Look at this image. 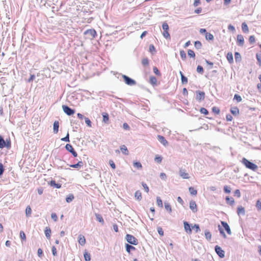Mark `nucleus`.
Wrapping results in <instances>:
<instances>
[{
	"mask_svg": "<svg viewBox=\"0 0 261 261\" xmlns=\"http://www.w3.org/2000/svg\"><path fill=\"white\" fill-rule=\"evenodd\" d=\"M142 64L144 66H146L148 65V64H149V60H148V59L147 58L143 59L142 60Z\"/></svg>",
	"mask_w": 261,
	"mask_h": 261,
	"instance_id": "obj_45",
	"label": "nucleus"
},
{
	"mask_svg": "<svg viewBox=\"0 0 261 261\" xmlns=\"http://www.w3.org/2000/svg\"><path fill=\"white\" fill-rule=\"evenodd\" d=\"M256 57L257 61L259 63V66H261V54L257 53Z\"/></svg>",
	"mask_w": 261,
	"mask_h": 261,
	"instance_id": "obj_55",
	"label": "nucleus"
},
{
	"mask_svg": "<svg viewBox=\"0 0 261 261\" xmlns=\"http://www.w3.org/2000/svg\"><path fill=\"white\" fill-rule=\"evenodd\" d=\"M102 117H103V122L105 123H107L109 121V116L108 113H103L102 114Z\"/></svg>",
	"mask_w": 261,
	"mask_h": 261,
	"instance_id": "obj_32",
	"label": "nucleus"
},
{
	"mask_svg": "<svg viewBox=\"0 0 261 261\" xmlns=\"http://www.w3.org/2000/svg\"><path fill=\"white\" fill-rule=\"evenodd\" d=\"M179 74L181 76V81L182 84H186L188 83V78L185 76L181 71H179Z\"/></svg>",
	"mask_w": 261,
	"mask_h": 261,
	"instance_id": "obj_19",
	"label": "nucleus"
},
{
	"mask_svg": "<svg viewBox=\"0 0 261 261\" xmlns=\"http://www.w3.org/2000/svg\"><path fill=\"white\" fill-rule=\"evenodd\" d=\"M204 234L205 238L207 241H210L211 240L212 234L208 230H205L204 232Z\"/></svg>",
	"mask_w": 261,
	"mask_h": 261,
	"instance_id": "obj_30",
	"label": "nucleus"
},
{
	"mask_svg": "<svg viewBox=\"0 0 261 261\" xmlns=\"http://www.w3.org/2000/svg\"><path fill=\"white\" fill-rule=\"evenodd\" d=\"M20 237L23 240H25L26 236L24 232L23 231H20Z\"/></svg>",
	"mask_w": 261,
	"mask_h": 261,
	"instance_id": "obj_64",
	"label": "nucleus"
},
{
	"mask_svg": "<svg viewBox=\"0 0 261 261\" xmlns=\"http://www.w3.org/2000/svg\"><path fill=\"white\" fill-rule=\"evenodd\" d=\"M59 123L58 121H55L53 124V132L57 134L59 131Z\"/></svg>",
	"mask_w": 261,
	"mask_h": 261,
	"instance_id": "obj_16",
	"label": "nucleus"
},
{
	"mask_svg": "<svg viewBox=\"0 0 261 261\" xmlns=\"http://www.w3.org/2000/svg\"><path fill=\"white\" fill-rule=\"evenodd\" d=\"M156 203H157L159 207H163V202H162V200L160 198V197H157V198H156Z\"/></svg>",
	"mask_w": 261,
	"mask_h": 261,
	"instance_id": "obj_41",
	"label": "nucleus"
},
{
	"mask_svg": "<svg viewBox=\"0 0 261 261\" xmlns=\"http://www.w3.org/2000/svg\"><path fill=\"white\" fill-rule=\"evenodd\" d=\"M234 58L236 62H240L242 59L241 54L238 52H235Z\"/></svg>",
	"mask_w": 261,
	"mask_h": 261,
	"instance_id": "obj_26",
	"label": "nucleus"
},
{
	"mask_svg": "<svg viewBox=\"0 0 261 261\" xmlns=\"http://www.w3.org/2000/svg\"><path fill=\"white\" fill-rule=\"evenodd\" d=\"M149 51L151 53L153 54V52H155V47L154 46V45L153 44H150L149 45Z\"/></svg>",
	"mask_w": 261,
	"mask_h": 261,
	"instance_id": "obj_63",
	"label": "nucleus"
},
{
	"mask_svg": "<svg viewBox=\"0 0 261 261\" xmlns=\"http://www.w3.org/2000/svg\"><path fill=\"white\" fill-rule=\"evenodd\" d=\"M120 150L124 154L127 155L128 154L127 148L124 145L120 146Z\"/></svg>",
	"mask_w": 261,
	"mask_h": 261,
	"instance_id": "obj_27",
	"label": "nucleus"
},
{
	"mask_svg": "<svg viewBox=\"0 0 261 261\" xmlns=\"http://www.w3.org/2000/svg\"><path fill=\"white\" fill-rule=\"evenodd\" d=\"M85 260L86 261H90L91 259L90 254L87 252L85 251L84 254Z\"/></svg>",
	"mask_w": 261,
	"mask_h": 261,
	"instance_id": "obj_37",
	"label": "nucleus"
},
{
	"mask_svg": "<svg viewBox=\"0 0 261 261\" xmlns=\"http://www.w3.org/2000/svg\"><path fill=\"white\" fill-rule=\"evenodd\" d=\"M74 199V196L72 194H69L66 198V201L68 203L71 202Z\"/></svg>",
	"mask_w": 261,
	"mask_h": 261,
	"instance_id": "obj_38",
	"label": "nucleus"
},
{
	"mask_svg": "<svg viewBox=\"0 0 261 261\" xmlns=\"http://www.w3.org/2000/svg\"><path fill=\"white\" fill-rule=\"evenodd\" d=\"M153 71L154 73L156 75H158V76L161 75V73H160V71L158 70V69L157 68V67H154L153 68Z\"/></svg>",
	"mask_w": 261,
	"mask_h": 261,
	"instance_id": "obj_61",
	"label": "nucleus"
},
{
	"mask_svg": "<svg viewBox=\"0 0 261 261\" xmlns=\"http://www.w3.org/2000/svg\"><path fill=\"white\" fill-rule=\"evenodd\" d=\"M65 148L67 151L70 152L74 157H76L77 156V153L74 150L71 144H67L65 146Z\"/></svg>",
	"mask_w": 261,
	"mask_h": 261,
	"instance_id": "obj_7",
	"label": "nucleus"
},
{
	"mask_svg": "<svg viewBox=\"0 0 261 261\" xmlns=\"http://www.w3.org/2000/svg\"><path fill=\"white\" fill-rule=\"evenodd\" d=\"M32 213V210L30 206H28L25 210V214L27 217L30 216Z\"/></svg>",
	"mask_w": 261,
	"mask_h": 261,
	"instance_id": "obj_43",
	"label": "nucleus"
},
{
	"mask_svg": "<svg viewBox=\"0 0 261 261\" xmlns=\"http://www.w3.org/2000/svg\"><path fill=\"white\" fill-rule=\"evenodd\" d=\"M83 166V163L82 161H79L77 164H72L70 165V167L74 168H79Z\"/></svg>",
	"mask_w": 261,
	"mask_h": 261,
	"instance_id": "obj_23",
	"label": "nucleus"
},
{
	"mask_svg": "<svg viewBox=\"0 0 261 261\" xmlns=\"http://www.w3.org/2000/svg\"><path fill=\"white\" fill-rule=\"evenodd\" d=\"M212 111H213V112H214L215 114H219L220 112L219 108H218L217 107H213L212 108Z\"/></svg>",
	"mask_w": 261,
	"mask_h": 261,
	"instance_id": "obj_49",
	"label": "nucleus"
},
{
	"mask_svg": "<svg viewBox=\"0 0 261 261\" xmlns=\"http://www.w3.org/2000/svg\"><path fill=\"white\" fill-rule=\"evenodd\" d=\"M184 225L185 231L189 234H191L192 233V229L189 223L187 221H184Z\"/></svg>",
	"mask_w": 261,
	"mask_h": 261,
	"instance_id": "obj_14",
	"label": "nucleus"
},
{
	"mask_svg": "<svg viewBox=\"0 0 261 261\" xmlns=\"http://www.w3.org/2000/svg\"><path fill=\"white\" fill-rule=\"evenodd\" d=\"M84 34L92 38H95L97 35L96 32L94 29H89L86 31Z\"/></svg>",
	"mask_w": 261,
	"mask_h": 261,
	"instance_id": "obj_10",
	"label": "nucleus"
},
{
	"mask_svg": "<svg viewBox=\"0 0 261 261\" xmlns=\"http://www.w3.org/2000/svg\"><path fill=\"white\" fill-rule=\"evenodd\" d=\"M85 123L89 127H91V120L87 117H85Z\"/></svg>",
	"mask_w": 261,
	"mask_h": 261,
	"instance_id": "obj_58",
	"label": "nucleus"
},
{
	"mask_svg": "<svg viewBox=\"0 0 261 261\" xmlns=\"http://www.w3.org/2000/svg\"><path fill=\"white\" fill-rule=\"evenodd\" d=\"M196 70L199 73L202 74L203 73V68L202 66L200 65L197 66Z\"/></svg>",
	"mask_w": 261,
	"mask_h": 261,
	"instance_id": "obj_51",
	"label": "nucleus"
},
{
	"mask_svg": "<svg viewBox=\"0 0 261 261\" xmlns=\"http://www.w3.org/2000/svg\"><path fill=\"white\" fill-rule=\"evenodd\" d=\"M189 190L191 195H196L197 194V190H196L194 188L190 187Z\"/></svg>",
	"mask_w": 261,
	"mask_h": 261,
	"instance_id": "obj_44",
	"label": "nucleus"
},
{
	"mask_svg": "<svg viewBox=\"0 0 261 261\" xmlns=\"http://www.w3.org/2000/svg\"><path fill=\"white\" fill-rule=\"evenodd\" d=\"M219 227V230L220 231V233L223 236V237L225 238L226 237V234L223 230V229L222 228V227H220V225L218 226Z\"/></svg>",
	"mask_w": 261,
	"mask_h": 261,
	"instance_id": "obj_60",
	"label": "nucleus"
},
{
	"mask_svg": "<svg viewBox=\"0 0 261 261\" xmlns=\"http://www.w3.org/2000/svg\"><path fill=\"white\" fill-rule=\"evenodd\" d=\"M11 147V143L10 139H7L6 141L4 139V138L0 135V148L3 149L4 148H7L10 149Z\"/></svg>",
	"mask_w": 261,
	"mask_h": 261,
	"instance_id": "obj_2",
	"label": "nucleus"
},
{
	"mask_svg": "<svg viewBox=\"0 0 261 261\" xmlns=\"http://www.w3.org/2000/svg\"><path fill=\"white\" fill-rule=\"evenodd\" d=\"M190 208L194 213L197 211V204L195 201L192 200L190 202Z\"/></svg>",
	"mask_w": 261,
	"mask_h": 261,
	"instance_id": "obj_15",
	"label": "nucleus"
},
{
	"mask_svg": "<svg viewBox=\"0 0 261 261\" xmlns=\"http://www.w3.org/2000/svg\"><path fill=\"white\" fill-rule=\"evenodd\" d=\"M134 167L137 169H140L142 168V165L139 162H136L134 163Z\"/></svg>",
	"mask_w": 261,
	"mask_h": 261,
	"instance_id": "obj_52",
	"label": "nucleus"
},
{
	"mask_svg": "<svg viewBox=\"0 0 261 261\" xmlns=\"http://www.w3.org/2000/svg\"><path fill=\"white\" fill-rule=\"evenodd\" d=\"M61 140L64 142H70L69 133L68 132L66 136L65 137L62 138Z\"/></svg>",
	"mask_w": 261,
	"mask_h": 261,
	"instance_id": "obj_47",
	"label": "nucleus"
},
{
	"mask_svg": "<svg viewBox=\"0 0 261 261\" xmlns=\"http://www.w3.org/2000/svg\"><path fill=\"white\" fill-rule=\"evenodd\" d=\"M125 239L127 242L132 245H136L138 244V240L135 237L131 234H127Z\"/></svg>",
	"mask_w": 261,
	"mask_h": 261,
	"instance_id": "obj_3",
	"label": "nucleus"
},
{
	"mask_svg": "<svg viewBox=\"0 0 261 261\" xmlns=\"http://www.w3.org/2000/svg\"><path fill=\"white\" fill-rule=\"evenodd\" d=\"M214 36L213 34L210 33H206V34L205 35V39L208 40H214Z\"/></svg>",
	"mask_w": 261,
	"mask_h": 261,
	"instance_id": "obj_34",
	"label": "nucleus"
},
{
	"mask_svg": "<svg viewBox=\"0 0 261 261\" xmlns=\"http://www.w3.org/2000/svg\"><path fill=\"white\" fill-rule=\"evenodd\" d=\"M237 44L240 46H242L244 43V39L243 35L240 34L237 35Z\"/></svg>",
	"mask_w": 261,
	"mask_h": 261,
	"instance_id": "obj_11",
	"label": "nucleus"
},
{
	"mask_svg": "<svg viewBox=\"0 0 261 261\" xmlns=\"http://www.w3.org/2000/svg\"><path fill=\"white\" fill-rule=\"evenodd\" d=\"M45 234L47 239H50L51 234V229L49 227H46L44 230Z\"/></svg>",
	"mask_w": 261,
	"mask_h": 261,
	"instance_id": "obj_18",
	"label": "nucleus"
},
{
	"mask_svg": "<svg viewBox=\"0 0 261 261\" xmlns=\"http://www.w3.org/2000/svg\"><path fill=\"white\" fill-rule=\"evenodd\" d=\"M62 109L64 112L68 116L73 115L75 113V110L69 107L66 105H63Z\"/></svg>",
	"mask_w": 261,
	"mask_h": 261,
	"instance_id": "obj_5",
	"label": "nucleus"
},
{
	"mask_svg": "<svg viewBox=\"0 0 261 261\" xmlns=\"http://www.w3.org/2000/svg\"><path fill=\"white\" fill-rule=\"evenodd\" d=\"M226 201L227 203L230 205H233L234 203V200L232 197H229L228 196L226 197Z\"/></svg>",
	"mask_w": 261,
	"mask_h": 261,
	"instance_id": "obj_24",
	"label": "nucleus"
},
{
	"mask_svg": "<svg viewBox=\"0 0 261 261\" xmlns=\"http://www.w3.org/2000/svg\"><path fill=\"white\" fill-rule=\"evenodd\" d=\"M233 99L236 100L238 102H241L242 100V97L237 94L234 95Z\"/></svg>",
	"mask_w": 261,
	"mask_h": 261,
	"instance_id": "obj_46",
	"label": "nucleus"
},
{
	"mask_svg": "<svg viewBox=\"0 0 261 261\" xmlns=\"http://www.w3.org/2000/svg\"><path fill=\"white\" fill-rule=\"evenodd\" d=\"M149 82L152 85H155L157 82L156 78L154 76H151L150 77Z\"/></svg>",
	"mask_w": 261,
	"mask_h": 261,
	"instance_id": "obj_31",
	"label": "nucleus"
},
{
	"mask_svg": "<svg viewBox=\"0 0 261 261\" xmlns=\"http://www.w3.org/2000/svg\"><path fill=\"white\" fill-rule=\"evenodd\" d=\"M188 55L191 58H195V53L191 49H189L188 50Z\"/></svg>",
	"mask_w": 261,
	"mask_h": 261,
	"instance_id": "obj_48",
	"label": "nucleus"
},
{
	"mask_svg": "<svg viewBox=\"0 0 261 261\" xmlns=\"http://www.w3.org/2000/svg\"><path fill=\"white\" fill-rule=\"evenodd\" d=\"M215 250L220 258H223L225 256L224 251L219 246L217 245L215 247Z\"/></svg>",
	"mask_w": 261,
	"mask_h": 261,
	"instance_id": "obj_6",
	"label": "nucleus"
},
{
	"mask_svg": "<svg viewBox=\"0 0 261 261\" xmlns=\"http://www.w3.org/2000/svg\"><path fill=\"white\" fill-rule=\"evenodd\" d=\"M180 55L182 60H185L186 59L187 56L184 50H182L180 51Z\"/></svg>",
	"mask_w": 261,
	"mask_h": 261,
	"instance_id": "obj_56",
	"label": "nucleus"
},
{
	"mask_svg": "<svg viewBox=\"0 0 261 261\" xmlns=\"http://www.w3.org/2000/svg\"><path fill=\"white\" fill-rule=\"evenodd\" d=\"M37 254H38V256L40 258H42V256H43V251H42V250L41 248H39L38 249Z\"/></svg>",
	"mask_w": 261,
	"mask_h": 261,
	"instance_id": "obj_62",
	"label": "nucleus"
},
{
	"mask_svg": "<svg viewBox=\"0 0 261 261\" xmlns=\"http://www.w3.org/2000/svg\"><path fill=\"white\" fill-rule=\"evenodd\" d=\"M180 176L184 179H188L190 178L189 175L185 169H180L179 171Z\"/></svg>",
	"mask_w": 261,
	"mask_h": 261,
	"instance_id": "obj_8",
	"label": "nucleus"
},
{
	"mask_svg": "<svg viewBox=\"0 0 261 261\" xmlns=\"http://www.w3.org/2000/svg\"><path fill=\"white\" fill-rule=\"evenodd\" d=\"M158 139L159 141L161 143H162L164 146H166L168 145V142L166 140V139L164 137L161 136V135H158Z\"/></svg>",
	"mask_w": 261,
	"mask_h": 261,
	"instance_id": "obj_13",
	"label": "nucleus"
},
{
	"mask_svg": "<svg viewBox=\"0 0 261 261\" xmlns=\"http://www.w3.org/2000/svg\"><path fill=\"white\" fill-rule=\"evenodd\" d=\"M192 227L195 229L196 232H198L200 231V229L198 224H195Z\"/></svg>",
	"mask_w": 261,
	"mask_h": 261,
	"instance_id": "obj_53",
	"label": "nucleus"
},
{
	"mask_svg": "<svg viewBox=\"0 0 261 261\" xmlns=\"http://www.w3.org/2000/svg\"><path fill=\"white\" fill-rule=\"evenodd\" d=\"M231 191V188L230 186H225L224 187V191L226 193H230Z\"/></svg>",
	"mask_w": 261,
	"mask_h": 261,
	"instance_id": "obj_42",
	"label": "nucleus"
},
{
	"mask_svg": "<svg viewBox=\"0 0 261 261\" xmlns=\"http://www.w3.org/2000/svg\"><path fill=\"white\" fill-rule=\"evenodd\" d=\"M79 243L80 245L83 246L86 243V240H85V238L84 237V236H82V235H80L79 236Z\"/></svg>",
	"mask_w": 261,
	"mask_h": 261,
	"instance_id": "obj_21",
	"label": "nucleus"
},
{
	"mask_svg": "<svg viewBox=\"0 0 261 261\" xmlns=\"http://www.w3.org/2000/svg\"><path fill=\"white\" fill-rule=\"evenodd\" d=\"M48 185H49L51 187H55L56 188H60L61 187V185L59 184H56L55 180H50L48 182Z\"/></svg>",
	"mask_w": 261,
	"mask_h": 261,
	"instance_id": "obj_22",
	"label": "nucleus"
},
{
	"mask_svg": "<svg viewBox=\"0 0 261 261\" xmlns=\"http://www.w3.org/2000/svg\"><path fill=\"white\" fill-rule=\"evenodd\" d=\"M230 111L231 113L234 116H237L239 114V109L237 107H231Z\"/></svg>",
	"mask_w": 261,
	"mask_h": 261,
	"instance_id": "obj_17",
	"label": "nucleus"
},
{
	"mask_svg": "<svg viewBox=\"0 0 261 261\" xmlns=\"http://www.w3.org/2000/svg\"><path fill=\"white\" fill-rule=\"evenodd\" d=\"M135 248L134 246H133L130 245H129L128 244H126V250L127 252L130 253L131 250H135Z\"/></svg>",
	"mask_w": 261,
	"mask_h": 261,
	"instance_id": "obj_35",
	"label": "nucleus"
},
{
	"mask_svg": "<svg viewBox=\"0 0 261 261\" xmlns=\"http://www.w3.org/2000/svg\"><path fill=\"white\" fill-rule=\"evenodd\" d=\"M95 217L98 221H99V222L102 223H104V220H103L102 216L100 214H95Z\"/></svg>",
	"mask_w": 261,
	"mask_h": 261,
	"instance_id": "obj_36",
	"label": "nucleus"
},
{
	"mask_svg": "<svg viewBox=\"0 0 261 261\" xmlns=\"http://www.w3.org/2000/svg\"><path fill=\"white\" fill-rule=\"evenodd\" d=\"M163 158L161 155H157L154 158L155 162L157 163H161L162 162Z\"/></svg>",
	"mask_w": 261,
	"mask_h": 261,
	"instance_id": "obj_40",
	"label": "nucleus"
},
{
	"mask_svg": "<svg viewBox=\"0 0 261 261\" xmlns=\"http://www.w3.org/2000/svg\"><path fill=\"white\" fill-rule=\"evenodd\" d=\"M237 213L239 215H244L245 213V208L242 206H239L238 207Z\"/></svg>",
	"mask_w": 261,
	"mask_h": 261,
	"instance_id": "obj_25",
	"label": "nucleus"
},
{
	"mask_svg": "<svg viewBox=\"0 0 261 261\" xmlns=\"http://www.w3.org/2000/svg\"><path fill=\"white\" fill-rule=\"evenodd\" d=\"M226 58L230 64H231L233 62V55L231 53H228L226 55Z\"/></svg>",
	"mask_w": 261,
	"mask_h": 261,
	"instance_id": "obj_20",
	"label": "nucleus"
},
{
	"mask_svg": "<svg viewBox=\"0 0 261 261\" xmlns=\"http://www.w3.org/2000/svg\"><path fill=\"white\" fill-rule=\"evenodd\" d=\"M196 99L198 101L203 100L205 98V93L203 91H196Z\"/></svg>",
	"mask_w": 261,
	"mask_h": 261,
	"instance_id": "obj_9",
	"label": "nucleus"
},
{
	"mask_svg": "<svg viewBox=\"0 0 261 261\" xmlns=\"http://www.w3.org/2000/svg\"><path fill=\"white\" fill-rule=\"evenodd\" d=\"M221 223L222 226L224 227V228L226 230V231L227 232V233L228 234H231V230H230V228L228 224L226 222H224V221H221Z\"/></svg>",
	"mask_w": 261,
	"mask_h": 261,
	"instance_id": "obj_12",
	"label": "nucleus"
},
{
	"mask_svg": "<svg viewBox=\"0 0 261 261\" xmlns=\"http://www.w3.org/2000/svg\"><path fill=\"white\" fill-rule=\"evenodd\" d=\"M200 112H201V113L203 114L204 115L208 114V111L206 109L204 108H201L200 110Z\"/></svg>",
	"mask_w": 261,
	"mask_h": 261,
	"instance_id": "obj_57",
	"label": "nucleus"
},
{
	"mask_svg": "<svg viewBox=\"0 0 261 261\" xmlns=\"http://www.w3.org/2000/svg\"><path fill=\"white\" fill-rule=\"evenodd\" d=\"M242 163L245 165V166L249 169L253 171H256L258 169V167L256 165L248 160L247 159L243 158L242 160Z\"/></svg>",
	"mask_w": 261,
	"mask_h": 261,
	"instance_id": "obj_1",
	"label": "nucleus"
},
{
	"mask_svg": "<svg viewBox=\"0 0 261 261\" xmlns=\"http://www.w3.org/2000/svg\"><path fill=\"white\" fill-rule=\"evenodd\" d=\"M163 35L166 39H170V35L168 32V31H164Z\"/></svg>",
	"mask_w": 261,
	"mask_h": 261,
	"instance_id": "obj_50",
	"label": "nucleus"
},
{
	"mask_svg": "<svg viewBox=\"0 0 261 261\" xmlns=\"http://www.w3.org/2000/svg\"><path fill=\"white\" fill-rule=\"evenodd\" d=\"M165 209L168 211L169 213H171L172 212V208L171 205L168 202H165Z\"/></svg>",
	"mask_w": 261,
	"mask_h": 261,
	"instance_id": "obj_33",
	"label": "nucleus"
},
{
	"mask_svg": "<svg viewBox=\"0 0 261 261\" xmlns=\"http://www.w3.org/2000/svg\"><path fill=\"white\" fill-rule=\"evenodd\" d=\"M242 29L244 33H246L249 32V29L247 24L245 22L242 24Z\"/></svg>",
	"mask_w": 261,
	"mask_h": 261,
	"instance_id": "obj_28",
	"label": "nucleus"
},
{
	"mask_svg": "<svg viewBox=\"0 0 261 261\" xmlns=\"http://www.w3.org/2000/svg\"><path fill=\"white\" fill-rule=\"evenodd\" d=\"M135 197L137 200H138L139 201L141 200L142 199V194H141V192L139 190L135 192Z\"/></svg>",
	"mask_w": 261,
	"mask_h": 261,
	"instance_id": "obj_29",
	"label": "nucleus"
},
{
	"mask_svg": "<svg viewBox=\"0 0 261 261\" xmlns=\"http://www.w3.org/2000/svg\"><path fill=\"white\" fill-rule=\"evenodd\" d=\"M162 28L164 30V31H168L169 26L167 22H164L162 24Z\"/></svg>",
	"mask_w": 261,
	"mask_h": 261,
	"instance_id": "obj_54",
	"label": "nucleus"
},
{
	"mask_svg": "<svg viewBox=\"0 0 261 261\" xmlns=\"http://www.w3.org/2000/svg\"><path fill=\"white\" fill-rule=\"evenodd\" d=\"M194 46H195L196 48L199 49L201 48V47L202 46V44H201L200 41H196L194 42Z\"/></svg>",
	"mask_w": 261,
	"mask_h": 261,
	"instance_id": "obj_39",
	"label": "nucleus"
},
{
	"mask_svg": "<svg viewBox=\"0 0 261 261\" xmlns=\"http://www.w3.org/2000/svg\"><path fill=\"white\" fill-rule=\"evenodd\" d=\"M122 77L125 84L128 85L133 86L136 85V82L134 80L131 79L126 75H122Z\"/></svg>",
	"mask_w": 261,
	"mask_h": 261,
	"instance_id": "obj_4",
	"label": "nucleus"
},
{
	"mask_svg": "<svg viewBox=\"0 0 261 261\" xmlns=\"http://www.w3.org/2000/svg\"><path fill=\"white\" fill-rule=\"evenodd\" d=\"M249 42L250 44H253L255 42V39L254 36L252 35L249 37Z\"/></svg>",
	"mask_w": 261,
	"mask_h": 261,
	"instance_id": "obj_59",
	"label": "nucleus"
}]
</instances>
